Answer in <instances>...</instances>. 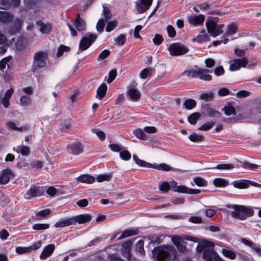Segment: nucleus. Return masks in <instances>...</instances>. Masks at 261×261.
Listing matches in <instances>:
<instances>
[{
    "mask_svg": "<svg viewBox=\"0 0 261 261\" xmlns=\"http://www.w3.org/2000/svg\"><path fill=\"white\" fill-rule=\"evenodd\" d=\"M201 115L198 112H195L190 115L188 117V122L194 125L196 123L197 120L200 118Z\"/></svg>",
    "mask_w": 261,
    "mask_h": 261,
    "instance_id": "nucleus-36",
    "label": "nucleus"
},
{
    "mask_svg": "<svg viewBox=\"0 0 261 261\" xmlns=\"http://www.w3.org/2000/svg\"><path fill=\"white\" fill-rule=\"evenodd\" d=\"M13 150L18 153H20L23 156H28L30 153V148L24 145H19L14 147Z\"/></svg>",
    "mask_w": 261,
    "mask_h": 261,
    "instance_id": "nucleus-25",
    "label": "nucleus"
},
{
    "mask_svg": "<svg viewBox=\"0 0 261 261\" xmlns=\"http://www.w3.org/2000/svg\"><path fill=\"white\" fill-rule=\"evenodd\" d=\"M55 248V246L54 244H49L44 247L40 255V259L43 260L46 259L52 254Z\"/></svg>",
    "mask_w": 261,
    "mask_h": 261,
    "instance_id": "nucleus-19",
    "label": "nucleus"
},
{
    "mask_svg": "<svg viewBox=\"0 0 261 261\" xmlns=\"http://www.w3.org/2000/svg\"><path fill=\"white\" fill-rule=\"evenodd\" d=\"M152 1H139L136 3V8L138 13L141 14L147 10L152 4Z\"/></svg>",
    "mask_w": 261,
    "mask_h": 261,
    "instance_id": "nucleus-17",
    "label": "nucleus"
},
{
    "mask_svg": "<svg viewBox=\"0 0 261 261\" xmlns=\"http://www.w3.org/2000/svg\"><path fill=\"white\" fill-rule=\"evenodd\" d=\"M203 258L206 261H223L217 253L211 248L204 250L203 252Z\"/></svg>",
    "mask_w": 261,
    "mask_h": 261,
    "instance_id": "nucleus-9",
    "label": "nucleus"
},
{
    "mask_svg": "<svg viewBox=\"0 0 261 261\" xmlns=\"http://www.w3.org/2000/svg\"><path fill=\"white\" fill-rule=\"evenodd\" d=\"M232 207L234 211L231 212V216L236 219L243 220L254 214L252 209L243 205H234Z\"/></svg>",
    "mask_w": 261,
    "mask_h": 261,
    "instance_id": "nucleus-2",
    "label": "nucleus"
},
{
    "mask_svg": "<svg viewBox=\"0 0 261 261\" xmlns=\"http://www.w3.org/2000/svg\"><path fill=\"white\" fill-rule=\"evenodd\" d=\"M207 32L213 37H216L223 32L224 24H217L214 20H208L205 23Z\"/></svg>",
    "mask_w": 261,
    "mask_h": 261,
    "instance_id": "nucleus-6",
    "label": "nucleus"
},
{
    "mask_svg": "<svg viewBox=\"0 0 261 261\" xmlns=\"http://www.w3.org/2000/svg\"><path fill=\"white\" fill-rule=\"evenodd\" d=\"M215 121H210L204 123L200 127L198 128V129L202 131H206L212 128L215 123Z\"/></svg>",
    "mask_w": 261,
    "mask_h": 261,
    "instance_id": "nucleus-47",
    "label": "nucleus"
},
{
    "mask_svg": "<svg viewBox=\"0 0 261 261\" xmlns=\"http://www.w3.org/2000/svg\"><path fill=\"white\" fill-rule=\"evenodd\" d=\"M103 14L105 19L101 18L99 19L96 24L97 31L99 32H102L105 25V22H108L111 18V14L109 9L106 6L103 5Z\"/></svg>",
    "mask_w": 261,
    "mask_h": 261,
    "instance_id": "nucleus-7",
    "label": "nucleus"
},
{
    "mask_svg": "<svg viewBox=\"0 0 261 261\" xmlns=\"http://www.w3.org/2000/svg\"><path fill=\"white\" fill-rule=\"evenodd\" d=\"M198 68L197 70H185L182 74L186 75L189 77H192V78H198Z\"/></svg>",
    "mask_w": 261,
    "mask_h": 261,
    "instance_id": "nucleus-43",
    "label": "nucleus"
},
{
    "mask_svg": "<svg viewBox=\"0 0 261 261\" xmlns=\"http://www.w3.org/2000/svg\"><path fill=\"white\" fill-rule=\"evenodd\" d=\"M92 132L95 134L100 140L103 141L105 139L106 135L103 131L97 128H93Z\"/></svg>",
    "mask_w": 261,
    "mask_h": 261,
    "instance_id": "nucleus-56",
    "label": "nucleus"
},
{
    "mask_svg": "<svg viewBox=\"0 0 261 261\" xmlns=\"http://www.w3.org/2000/svg\"><path fill=\"white\" fill-rule=\"evenodd\" d=\"M248 180L247 179H240L234 180L231 184L234 188L237 189H247L248 188Z\"/></svg>",
    "mask_w": 261,
    "mask_h": 261,
    "instance_id": "nucleus-28",
    "label": "nucleus"
},
{
    "mask_svg": "<svg viewBox=\"0 0 261 261\" xmlns=\"http://www.w3.org/2000/svg\"><path fill=\"white\" fill-rule=\"evenodd\" d=\"M213 184L217 187H225L228 185V181L223 178H216L213 180Z\"/></svg>",
    "mask_w": 261,
    "mask_h": 261,
    "instance_id": "nucleus-35",
    "label": "nucleus"
},
{
    "mask_svg": "<svg viewBox=\"0 0 261 261\" xmlns=\"http://www.w3.org/2000/svg\"><path fill=\"white\" fill-rule=\"evenodd\" d=\"M42 244V241L40 240L34 243L32 245L29 246L30 252L38 249L41 247Z\"/></svg>",
    "mask_w": 261,
    "mask_h": 261,
    "instance_id": "nucleus-57",
    "label": "nucleus"
},
{
    "mask_svg": "<svg viewBox=\"0 0 261 261\" xmlns=\"http://www.w3.org/2000/svg\"><path fill=\"white\" fill-rule=\"evenodd\" d=\"M49 227V225L47 223L41 224L37 223L33 226V229L36 230H44L48 229Z\"/></svg>",
    "mask_w": 261,
    "mask_h": 261,
    "instance_id": "nucleus-53",
    "label": "nucleus"
},
{
    "mask_svg": "<svg viewBox=\"0 0 261 261\" xmlns=\"http://www.w3.org/2000/svg\"><path fill=\"white\" fill-rule=\"evenodd\" d=\"M68 151L73 155H79L83 152V146L80 142H75L67 145Z\"/></svg>",
    "mask_w": 261,
    "mask_h": 261,
    "instance_id": "nucleus-12",
    "label": "nucleus"
},
{
    "mask_svg": "<svg viewBox=\"0 0 261 261\" xmlns=\"http://www.w3.org/2000/svg\"><path fill=\"white\" fill-rule=\"evenodd\" d=\"M115 152H119L120 158L124 161H128L131 158L130 153L120 144H115Z\"/></svg>",
    "mask_w": 261,
    "mask_h": 261,
    "instance_id": "nucleus-13",
    "label": "nucleus"
},
{
    "mask_svg": "<svg viewBox=\"0 0 261 261\" xmlns=\"http://www.w3.org/2000/svg\"><path fill=\"white\" fill-rule=\"evenodd\" d=\"M97 35L92 33H88L80 41L79 50L83 51L87 49L96 40Z\"/></svg>",
    "mask_w": 261,
    "mask_h": 261,
    "instance_id": "nucleus-4",
    "label": "nucleus"
},
{
    "mask_svg": "<svg viewBox=\"0 0 261 261\" xmlns=\"http://www.w3.org/2000/svg\"><path fill=\"white\" fill-rule=\"evenodd\" d=\"M241 163L243 164L244 168L252 171H256L259 167H261L260 165L252 164L247 161L242 162Z\"/></svg>",
    "mask_w": 261,
    "mask_h": 261,
    "instance_id": "nucleus-40",
    "label": "nucleus"
},
{
    "mask_svg": "<svg viewBox=\"0 0 261 261\" xmlns=\"http://www.w3.org/2000/svg\"><path fill=\"white\" fill-rule=\"evenodd\" d=\"M133 159L134 162L136 163V164L141 167H146V168H151L152 167H153V166H152V164L148 163L145 161L140 159L138 157V156L135 154L133 155Z\"/></svg>",
    "mask_w": 261,
    "mask_h": 261,
    "instance_id": "nucleus-32",
    "label": "nucleus"
},
{
    "mask_svg": "<svg viewBox=\"0 0 261 261\" xmlns=\"http://www.w3.org/2000/svg\"><path fill=\"white\" fill-rule=\"evenodd\" d=\"M126 95L129 97L130 100L134 101H138L141 97L140 91L137 89L133 88H131L127 91Z\"/></svg>",
    "mask_w": 261,
    "mask_h": 261,
    "instance_id": "nucleus-21",
    "label": "nucleus"
},
{
    "mask_svg": "<svg viewBox=\"0 0 261 261\" xmlns=\"http://www.w3.org/2000/svg\"><path fill=\"white\" fill-rule=\"evenodd\" d=\"M170 55L172 56H179L187 54L189 48L179 42H175L170 44L168 48Z\"/></svg>",
    "mask_w": 261,
    "mask_h": 261,
    "instance_id": "nucleus-5",
    "label": "nucleus"
},
{
    "mask_svg": "<svg viewBox=\"0 0 261 261\" xmlns=\"http://www.w3.org/2000/svg\"><path fill=\"white\" fill-rule=\"evenodd\" d=\"M152 71V68H145L142 70L140 74V76L142 79H145L147 77L151 76Z\"/></svg>",
    "mask_w": 261,
    "mask_h": 261,
    "instance_id": "nucleus-48",
    "label": "nucleus"
},
{
    "mask_svg": "<svg viewBox=\"0 0 261 261\" xmlns=\"http://www.w3.org/2000/svg\"><path fill=\"white\" fill-rule=\"evenodd\" d=\"M172 184H174L175 185L174 187H172L173 191L180 193L188 194L189 188L186 187L185 186H177V182L174 181H173Z\"/></svg>",
    "mask_w": 261,
    "mask_h": 261,
    "instance_id": "nucleus-34",
    "label": "nucleus"
},
{
    "mask_svg": "<svg viewBox=\"0 0 261 261\" xmlns=\"http://www.w3.org/2000/svg\"><path fill=\"white\" fill-rule=\"evenodd\" d=\"M22 21L21 19L17 18L15 19L13 25L10 28L8 32L10 35H13L19 31L21 29Z\"/></svg>",
    "mask_w": 261,
    "mask_h": 261,
    "instance_id": "nucleus-24",
    "label": "nucleus"
},
{
    "mask_svg": "<svg viewBox=\"0 0 261 261\" xmlns=\"http://www.w3.org/2000/svg\"><path fill=\"white\" fill-rule=\"evenodd\" d=\"M152 253L157 261H172L176 257V250L170 245L154 247Z\"/></svg>",
    "mask_w": 261,
    "mask_h": 261,
    "instance_id": "nucleus-1",
    "label": "nucleus"
},
{
    "mask_svg": "<svg viewBox=\"0 0 261 261\" xmlns=\"http://www.w3.org/2000/svg\"><path fill=\"white\" fill-rule=\"evenodd\" d=\"M214 246V243L207 240H203L198 244L196 248V251L198 253H200L202 251L203 252L204 250L208 249L207 247Z\"/></svg>",
    "mask_w": 261,
    "mask_h": 261,
    "instance_id": "nucleus-23",
    "label": "nucleus"
},
{
    "mask_svg": "<svg viewBox=\"0 0 261 261\" xmlns=\"http://www.w3.org/2000/svg\"><path fill=\"white\" fill-rule=\"evenodd\" d=\"M12 171L9 169H6L2 171L0 175V184H6L8 183L10 179Z\"/></svg>",
    "mask_w": 261,
    "mask_h": 261,
    "instance_id": "nucleus-22",
    "label": "nucleus"
},
{
    "mask_svg": "<svg viewBox=\"0 0 261 261\" xmlns=\"http://www.w3.org/2000/svg\"><path fill=\"white\" fill-rule=\"evenodd\" d=\"M189 138L191 141L194 142H199L203 140V137L202 136L198 135L195 133L191 134Z\"/></svg>",
    "mask_w": 261,
    "mask_h": 261,
    "instance_id": "nucleus-55",
    "label": "nucleus"
},
{
    "mask_svg": "<svg viewBox=\"0 0 261 261\" xmlns=\"http://www.w3.org/2000/svg\"><path fill=\"white\" fill-rule=\"evenodd\" d=\"M110 54V53L109 50L107 49L103 50L99 54L98 57L97 58V61L99 62L104 60L109 56Z\"/></svg>",
    "mask_w": 261,
    "mask_h": 261,
    "instance_id": "nucleus-58",
    "label": "nucleus"
},
{
    "mask_svg": "<svg viewBox=\"0 0 261 261\" xmlns=\"http://www.w3.org/2000/svg\"><path fill=\"white\" fill-rule=\"evenodd\" d=\"M133 242L132 240H128L123 242L121 245V251L122 255L125 257L127 259H130L131 250Z\"/></svg>",
    "mask_w": 261,
    "mask_h": 261,
    "instance_id": "nucleus-11",
    "label": "nucleus"
},
{
    "mask_svg": "<svg viewBox=\"0 0 261 261\" xmlns=\"http://www.w3.org/2000/svg\"><path fill=\"white\" fill-rule=\"evenodd\" d=\"M237 30V27L234 23H231L227 26V30L224 36H227L229 35L234 34Z\"/></svg>",
    "mask_w": 261,
    "mask_h": 261,
    "instance_id": "nucleus-45",
    "label": "nucleus"
},
{
    "mask_svg": "<svg viewBox=\"0 0 261 261\" xmlns=\"http://www.w3.org/2000/svg\"><path fill=\"white\" fill-rule=\"evenodd\" d=\"M163 41V38L160 34H156L153 39V42L156 45H160Z\"/></svg>",
    "mask_w": 261,
    "mask_h": 261,
    "instance_id": "nucleus-62",
    "label": "nucleus"
},
{
    "mask_svg": "<svg viewBox=\"0 0 261 261\" xmlns=\"http://www.w3.org/2000/svg\"><path fill=\"white\" fill-rule=\"evenodd\" d=\"M50 213V210L49 209H45L41 210L36 214L35 216L33 218L36 220H39L40 218H44Z\"/></svg>",
    "mask_w": 261,
    "mask_h": 261,
    "instance_id": "nucleus-38",
    "label": "nucleus"
},
{
    "mask_svg": "<svg viewBox=\"0 0 261 261\" xmlns=\"http://www.w3.org/2000/svg\"><path fill=\"white\" fill-rule=\"evenodd\" d=\"M167 31L168 36L170 38H173L176 36V31L174 27L171 25H169L167 27Z\"/></svg>",
    "mask_w": 261,
    "mask_h": 261,
    "instance_id": "nucleus-59",
    "label": "nucleus"
},
{
    "mask_svg": "<svg viewBox=\"0 0 261 261\" xmlns=\"http://www.w3.org/2000/svg\"><path fill=\"white\" fill-rule=\"evenodd\" d=\"M126 41V36L124 34H121L115 39V43L117 45L122 46Z\"/></svg>",
    "mask_w": 261,
    "mask_h": 261,
    "instance_id": "nucleus-52",
    "label": "nucleus"
},
{
    "mask_svg": "<svg viewBox=\"0 0 261 261\" xmlns=\"http://www.w3.org/2000/svg\"><path fill=\"white\" fill-rule=\"evenodd\" d=\"M20 102L21 103V105L24 106H27L30 104L31 98L30 97L28 96L23 95L21 97L20 99Z\"/></svg>",
    "mask_w": 261,
    "mask_h": 261,
    "instance_id": "nucleus-63",
    "label": "nucleus"
},
{
    "mask_svg": "<svg viewBox=\"0 0 261 261\" xmlns=\"http://www.w3.org/2000/svg\"><path fill=\"white\" fill-rule=\"evenodd\" d=\"M44 191L43 188L36 186H33L30 187L24 195L27 199H30L35 197H39L43 195Z\"/></svg>",
    "mask_w": 261,
    "mask_h": 261,
    "instance_id": "nucleus-8",
    "label": "nucleus"
},
{
    "mask_svg": "<svg viewBox=\"0 0 261 261\" xmlns=\"http://www.w3.org/2000/svg\"><path fill=\"white\" fill-rule=\"evenodd\" d=\"M152 166H153V167H152L151 168L156 169L159 170L168 171H170L172 169V167L171 166L167 165L165 163H162L160 164H152Z\"/></svg>",
    "mask_w": 261,
    "mask_h": 261,
    "instance_id": "nucleus-39",
    "label": "nucleus"
},
{
    "mask_svg": "<svg viewBox=\"0 0 261 261\" xmlns=\"http://www.w3.org/2000/svg\"><path fill=\"white\" fill-rule=\"evenodd\" d=\"M234 166L231 164H220L217 165L215 168L219 170H230L233 169Z\"/></svg>",
    "mask_w": 261,
    "mask_h": 261,
    "instance_id": "nucleus-51",
    "label": "nucleus"
},
{
    "mask_svg": "<svg viewBox=\"0 0 261 261\" xmlns=\"http://www.w3.org/2000/svg\"><path fill=\"white\" fill-rule=\"evenodd\" d=\"M14 18V16L11 13L0 11V21L4 23H8L11 22Z\"/></svg>",
    "mask_w": 261,
    "mask_h": 261,
    "instance_id": "nucleus-27",
    "label": "nucleus"
},
{
    "mask_svg": "<svg viewBox=\"0 0 261 261\" xmlns=\"http://www.w3.org/2000/svg\"><path fill=\"white\" fill-rule=\"evenodd\" d=\"M73 220L71 219V217L67 219H62L59 221L57 222L54 227L56 228L64 227L65 226H68L73 225Z\"/></svg>",
    "mask_w": 261,
    "mask_h": 261,
    "instance_id": "nucleus-26",
    "label": "nucleus"
},
{
    "mask_svg": "<svg viewBox=\"0 0 261 261\" xmlns=\"http://www.w3.org/2000/svg\"><path fill=\"white\" fill-rule=\"evenodd\" d=\"M208 72H212V70H209L206 68H198V78L204 81H211L212 80V76L208 74Z\"/></svg>",
    "mask_w": 261,
    "mask_h": 261,
    "instance_id": "nucleus-18",
    "label": "nucleus"
},
{
    "mask_svg": "<svg viewBox=\"0 0 261 261\" xmlns=\"http://www.w3.org/2000/svg\"><path fill=\"white\" fill-rule=\"evenodd\" d=\"M248 63V60L246 58L235 59L230 64L229 69L231 71H236L241 67H245Z\"/></svg>",
    "mask_w": 261,
    "mask_h": 261,
    "instance_id": "nucleus-10",
    "label": "nucleus"
},
{
    "mask_svg": "<svg viewBox=\"0 0 261 261\" xmlns=\"http://www.w3.org/2000/svg\"><path fill=\"white\" fill-rule=\"evenodd\" d=\"M222 253L225 257H228L231 259H234L236 257V253L230 250L223 249L222 250Z\"/></svg>",
    "mask_w": 261,
    "mask_h": 261,
    "instance_id": "nucleus-44",
    "label": "nucleus"
},
{
    "mask_svg": "<svg viewBox=\"0 0 261 261\" xmlns=\"http://www.w3.org/2000/svg\"><path fill=\"white\" fill-rule=\"evenodd\" d=\"M222 111L224 112L226 115L229 116L232 114H236V110L232 106H225L223 109Z\"/></svg>",
    "mask_w": 261,
    "mask_h": 261,
    "instance_id": "nucleus-46",
    "label": "nucleus"
},
{
    "mask_svg": "<svg viewBox=\"0 0 261 261\" xmlns=\"http://www.w3.org/2000/svg\"><path fill=\"white\" fill-rule=\"evenodd\" d=\"M202 113L204 115L210 117H220L221 116L220 112L210 107L208 105L203 107Z\"/></svg>",
    "mask_w": 261,
    "mask_h": 261,
    "instance_id": "nucleus-16",
    "label": "nucleus"
},
{
    "mask_svg": "<svg viewBox=\"0 0 261 261\" xmlns=\"http://www.w3.org/2000/svg\"><path fill=\"white\" fill-rule=\"evenodd\" d=\"M159 188L163 193H167L170 189V186L168 182L164 181L159 185Z\"/></svg>",
    "mask_w": 261,
    "mask_h": 261,
    "instance_id": "nucleus-49",
    "label": "nucleus"
},
{
    "mask_svg": "<svg viewBox=\"0 0 261 261\" xmlns=\"http://www.w3.org/2000/svg\"><path fill=\"white\" fill-rule=\"evenodd\" d=\"M71 219L73 220V225H75L76 223L84 224L90 222L92 219V217L90 214H84L71 217Z\"/></svg>",
    "mask_w": 261,
    "mask_h": 261,
    "instance_id": "nucleus-15",
    "label": "nucleus"
},
{
    "mask_svg": "<svg viewBox=\"0 0 261 261\" xmlns=\"http://www.w3.org/2000/svg\"><path fill=\"white\" fill-rule=\"evenodd\" d=\"M165 236L161 235L160 236L152 237L150 239V243L152 244H160L163 239L165 238Z\"/></svg>",
    "mask_w": 261,
    "mask_h": 261,
    "instance_id": "nucleus-54",
    "label": "nucleus"
},
{
    "mask_svg": "<svg viewBox=\"0 0 261 261\" xmlns=\"http://www.w3.org/2000/svg\"><path fill=\"white\" fill-rule=\"evenodd\" d=\"M73 24L76 29L79 32L84 31L86 29V22L81 17L79 14L76 15V19L73 21Z\"/></svg>",
    "mask_w": 261,
    "mask_h": 261,
    "instance_id": "nucleus-20",
    "label": "nucleus"
},
{
    "mask_svg": "<svg viewBox=\"0 0 261 261\" xmlns=\"http://www.w3.org/2000/svg\"><path fill=\"white\" fill-rule=\"evenodd\" d=\"M76 180L81 182L90 184L94 182L95 177L88 174H83L78 176Z\"/></svg>",
    "mask_w": 261,
    "mask_h": 261,
    "instance_id": "nucleus-30",
    "label": "nucleus"
},
{
    "mask_svg": "<svg viewBox=\"0 0 261 261\" xmlns=\"http://www.w3.org/2000/svg\"><path fill=\"white\" fill-rule=\"evenodd\" d=\"M194 181L199 187H204L207 185V181L204 178L200 177H195Z\"/></svg>",
    "mask_w": 261,
    "mask_h": 261,
    "instance_id": "nucleus-50",
    "label": "nucleus"
},
{
    "mask_svg": "<svg viewBox=\"0 0 261 261\" xmlns=\"http://www.w3.org/2000/svg\"><path fill=\"white\" fill-rule=\"evenodd\" d=\"M16 252L19 254L31 252L29 247H17Z\"/></svg>",
    "mask_w": 261,
    "mask_h": 261,
    "instance_id": "nucleus-60",
    "label": "nucleus"
},
{
    "mask_svg": "<svg viewBox=\"0 0 261 261\" xmlns=\"http://www.w3.org/2000/svg\"><path fill=\"white\" fill-rule=\"evenodd\" d=\"M139 233V230L136 229H126L123 231L121 235L118 237V240H120L128 237L135 236Z\"/></svg>",
    "mask_w": 261,
    "mask_h": 261,
    "instance_id": "nucleus-33",
    "label": "nucleus"
},
{
    "mask_svg": "<svg viewBox=\"0 0 261 261\" xmlns=\"http://www.w3.org/2000/svg\"><path fill=\"white\" fill-rule=\"evenodd\" d=\"M33 59L32 70L35 71L46 66L47 53L44 51H37L35 53Z\"/></svg>",
    "mask_w": 261,
    "mask_h": 261,
    "instance_id": "nucleus-3",
    "label": "nucleus"
},
{
    "mask_svg": "<svg viewBox=\"0 0 261 261\" xmlns=\"http://www.w3.org/2000/svg\"><path fill=\"white\" fill-rule=\"evenodd\" d=\"M11 59V58L7 57L4 58L0 61V70L2 71H4L7 64V62L10 61Z\"/></svg>",
    "mask_w": 261,
    "mask_h": 261,
    "instance_id": "nucleus-61",
    "label": "nucleus"
},
{
    "mask_svg": "<svg viewBox=\"0 0 261 261\" xmlns=\"http://www.w3.org/2000/svg\"><path fill=\"white\" fill-rule=\"evenodd\" d=\"M214 94L213 92H209L208 93H203L199 96L200 99L203 100L205 101H209L214 99Z\"/></svg>",
    "mask_w": 261,
    "mask_h": 261,
    "instance_id": "nucleus-41",
    "label": "nucleus"
},
{
    "mask_svg": "<svg viewBox=\"0 0 261 261\" xmlns=\"http://www.w3.org/2000/svg\"><path fill=\"white\" fill-rule=\"evenodd\" d=\"M214 73L216 76H221L224 74L225 71L222 66H219L214 69Z\"/></svg>",
    "mask_w": 261,
    "mask_h": 261,
    "instance_id": "nucleus-64",
    "label": "nucleus"
},
{
    "mask_svg": "<svg viewBox=\"0 0 261 261\" xmlns=\"http://www.w3.org/2000/svg\"><path fill=\"white\" fill-rule=\"evenodd\" d=\"M107 91V86L106 84L102 83L98 88L96 91V97L97 99H101L106 95Z\"/></svg>",
    "mask_w": 261,
    "mask_h": 261,
    "instance_id": "nucleus-29",
    "label": "nucleus"
},
{
    "mask_svg": "<svg viewBox=\"0 0 261 261\" xmlns=\"http://www.w3.org/2000/svg\"><path fill=\"white\" fill-rule=\"evenodd\" d=\"M36 24L40 27L39 30L42 34H48L51 30V27L50 24H45L41 20L37 21Z\"/></svg>",
    "mask_w": 261,
    "mask_h": 261,
    "instance_id": "nucleus-31",
    "label": "nucleus"
},
{
    "mask_svg": "<svg viewBox=\"0 0 261 261\" xmlns=\"http://www.w3.org/2000/svg\"><path fill=\"white\" fill-rule=\"evenodd\" d=\"M133 134L137 138L139 139L143 140H146L147 139V136L141 128L135 129L133 131Z\"/></svg>",
    "mask_w": 261,
    "mask_h": 261,
    "instance_id": "nucleus-37",
    "label": "nucleus"
},
{
    "mask_svg": "<svg viewBox=\"0 0 261 261\" xmlns=\"http://www.w3.org/2000/svg\"><path fill=\"white\" fill-rule=\"evenodd\" d=\"M205 17L202 14L198 15H192L189 16L188 20L189 23L193 26H200L203 25Z\"/></svg>",
    "mask_w": 261,
    "mask_h": 261,
    "instance_id": "nucleus-14",
    "label": "nucleus"
},
{
    "mask_svg": "<svg viewBox=\"0 0 261 261\" xmlns=\"http://www.w3.org/2000/svg\"><path fill=\"white\" fill-rule=\"evenodd\" d=\"M184 106L186 109L191 110L196 107V103L193 99H187L185 101Z\"/></svg>",
    "mask_w": 261,
    "mask_h": 261,
    "instance_id": "nucleus-42",
    "label": "nucleus"
}]
</instances>
